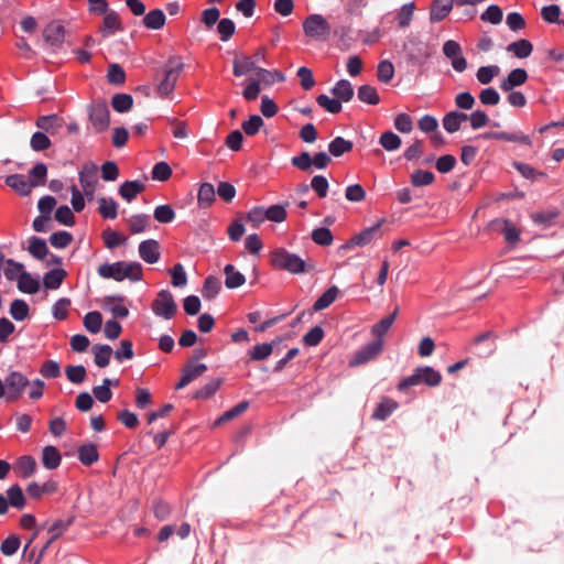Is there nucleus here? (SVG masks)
<instances>
[{
	"mask_svg": "<svg viewBox=\"0 0 564 564\" xmlns=\"http://www.w3.org/2000/svg\"><path fill=\"white\" fill-rule=\"evenodd\" d=\"M352 147L354 145L351 141L346 140L343 137H336L328 144V151L333 156L338 158L347 152H350Z\"/></svg>",
	"mask_w": 564,
	"mask_h": 564,
	"instance_id": "42",
	"label": "nucleus"
},
{
	"mask_svg": "<svg viewBox=\"0 0 564 564\" xmlns=\"http://www.w3.org/2000/svg\"><path fill=\"white\" fill-rule=\"evenodd\" d=\"M112 384L118 386L119 381L118 380L113 381L109 378H105L102 380V384L96 386L93 388V393H94L95 398L101 403H106V402L110 401L112 398V392H111L110 387Z\"/></svg>",
	"mask_w": 564,
	"mask_h": 564,
	"instance_id": "32",
	"label": "nucleus"
},
{
	"mask_svg": "<svg viewBox=\"0 0 564 564\" xmlns=\"http://www.w3.org/2000/svg\"><path fill=\"white\" fill-rule=\"evenodd\" d=\"M383 349V339H375L367 344L358 351H356L354 358L349 361L351 367L360 366L373 360L378 357Z\"/></svg>",
	"mask_w": 564,
	"mask_h": 564,
	"instance_id": "10",
	"label": "nucleus"
},
{
	"mask_svg": "<svg viewBox=\"0 0 564 564\" xmlns=\"http://www.w3.org/2000/svg\"><path fill=\"white\" fill-rule=\"evenodd\" d=\"M83 322H84L85 328L89 333L97 334L100 330L101 325H102V315L98 311H93V312L87 313L84 316Z\"/></svg>",
	"mask_w": 564,
	"mask_h": 564,
	"instance_id": "48",
	"label": "nucleus"
},
{
	"mask_svg": "<svg viewBox=\"0 0 564 564\" xmlns=\"http://www.w3.org/2000/svg\"><path fill=\"white\" fill-rule=\"evenodd\" d=\"M62 462V456L55 446L48 445L43 448L42 464L46 469H56Z\"/></svg>",
	"mask_w": 564,
	"mask_h": 564,
	"instance_id": "24",
	"label": "nucleus"
},
{
	"mask_svg": "<svg viewBox=\"0 0 564 564\" xmlns=\"http://www.w3.org/2000/svg\"><path fill=\"white\" fill-rule=\"evenodd\" d=\"M111 106L117 112H127L133 106V98L129 94H116L112 96Z\"/></svg>",
	"mask_w": 564,
	"mask_h": 564,
	"instance_id": "45",
	"label": "nucleus"
},
{
	"mask_svg": "<svg viewBox=\"0 0 564 564\" xmlns=\"http://www.w3.org/2000/svg\"><path fill=\"white\" fill-rule=\"evenodd\" d=\"M394 76V66L390 61H381L377 66L378 80L388 84Z\"/></svg>",
	"mask_w": 564,
	"mask_h": 564,
	"instance_id": "56",
	"label": "nucleus"
},
{
	"mask_svg": "<svg viewBox=\"0 0 564 564\" xmlns=\"http://www.w3.org/2000/svg\"><path fill=\"white\" fill-rule=\"evenodd\" d=\"M249 408V402L248 401H241L239 402L238 404H236L234 408H231L230 410L226 411L223 413L221 416H219L214 425H220L225 422H228L230 420H234L235 417L239 416L240 414H242L243 412L247 411V409Z\"/></svg>",
	"mask_w": 564,
	"mask_h": 564,
	"instance_id": "46",
	"label": "nucleus"
},
{
	"mask_svg": "<svg viewBox=\"0 0 564 564\" xmlns=\"http://www.w3.org/2000/svg\"><path fill=\"white\" fill-rule=\"evenodd\" d=\"M18 289L23 293L35 294L40 289V282L29 272L23 271L18 278Z\"/></svg>",
	"mask_w": 564,
	"mask_h": 564,
	"instance_id": "33",
	"label": "nucleus"
},
{
	"mask_svg": "<svg viewBox=\"0 0 564 564\" xmlns=\"http://www.w3.org/2000/svg\"><path fill=\"white\" fill-rule=\"evenodd\" d=\"M495 225L496 226L501 225L500 230H501L507 242L516 243L519 240V236H520L519 230L516 227L511 226L508 220H496Z\"/></svg>",
	"mask_w": 564,
	"mask_h": 564,
	"instance_id": "58",
	"label": "nucleus"
},
{
	"mask_svg": "<svg viewBox=\"0 0 564 564\" xmlns=\"http://www.w3.org/2000/svg\"><path fill=\"white\" fill-rule=\"evenodd\" d=\"M206 370L207 366L205 364L193 365L192 361H189L186 366H184L182 377L176 383L175 388H185L192 381L200 377Z\"/></svg>",
	"mask_w": 564,
	"mask_h": 564,
	"instance_id": "13",
	"label": "nucleus"
},
{
	"mask_svg": "<svg viewBox=\"0 0 564 564\" xmlns=\"http://www.w3.org/2000/svg\"><path fill=\"white\" fill-rule=\"evenodd\" d=\"M151 308L156 316L171 319L177 312V305L173 294L169 290H162L152 302Z\"/></svg>",
	"mask_w": 564,
	"mask_h": 564,
	"instance_id": "7",
	"label": "nucleus"
},
{
	"mask_svg": "<svg viewBox=\"0 0 564 564\" xmlns=\"http://www.w3.org/2000/svg\"><path fill=\"white\" fill-rule=\"evenodd\" d=\"M6 185L11 187L21 196H28L31 193V185L23 174H12L6 177Z\"/></svg>",
	"mask_w": 564,
	"mask_h": 564,
	"instance_id": "22",
	"label": "nucleus"
},
{
	"mask_svg": "<svg viewBox=\"0 0 564 564\" xmlns=\"http://www.w3.org/2000/svg\"><path fill=\"white\" fill-rule=\"evenodd\" d=\"M97 272L102 279H113L118 282L123 281L124 279L137 282L140 281L143 275L141 263L126 261L100 264Z\"/></svg>",
	"mask_w": 564,
	"mask_h": 564,
	"instance_id": "1",
	"label": "nucleus"
},
{
	"mask_svg": "<svg viewBox=\"0 0 564 564\" xmlns=\"http://www.w3.org/2000/svg\"><path fill=\"white\" fill-rule=\"evenodd\" d=\"M88 118L97 132H104L110 124V111L105 100L98 99L88 106Z\"/></svg>",
	"mask_w": 564,
	"mask_h": 564,
	"instance_id": "5",
	"label": "nucleus"
},
{
	"mask_svg": "<svg viewBox=\"0 0 564 564\" xmlns=\"http://www.w3.org/2000/svg\"><path fill=\"white\" fill-rule=\"evenodd\" d=\"M273 351V344H259L256 345L250 351L251 360L260 361L267 359Z\"/></svg>",
	"mask_w": 564,
	"mask_h": 564,
	"instance_id": "64",
	"label": "nucleus"
},
{
	"mask_svg": "<svg viewBox=\"0 0 564 564\" xmlns=\"http://www.w3.org/2000/svg\"><path fill=\"white\" fill-rule=\"evenodd\" d=\"M99 458L98 449L95 444H84L78 448V459L85 466H90Z\"/></svg>",
	"mask_w": 564,
	"mask_h": 564,
	"instance_id": "34",
	"label": "nucleus"
},
{
	"mask_svg": "<svg viewBox=\"0 0 564 564\" xmlns=\"http://www.w3.org/2000/svg\"><path fill=\"white\" fill-rule=\"evenodd\" d=\"M104 20L99 31L104 37H107L115 32L122 31V23L119 14L113 10H108L107 13H102Z\"/></svg>",
	"mask_w": 564,
	"mask_h": 564,
	"instance_id": "15",
	"label": "nucleus"
},
{
	"mask_svg": "<svg viewBox=\"0 0 564 564\" xmlns=\"http://www.w3.org/2000/svg\"><path fill=\"white\" fill-rule=\"evenodd\" d=\"M98 213L105 219H115L118 216V204L109 197H100L98 199Z\"/></svg>",
	"mask_w": 564,
	"mask_h": 564,
	"instance_id": "31",
	"label": "nucleus"
},
{
	"mask_svg": "<svg viewBox=\"0 0 564 564\" xmlns=\"http://www.w3.org/2000/svg\"><path fill=\"white\" fill-rule=\"evenodd\" d=\"M398 408V402L392 399H383L375 409L372 413V419L378 421L387 420L394 410Z\"/></svg>",
	"mask_w": 564,
	"mask_h": 564,
	"instance_id": "30",
	"label": "nucleus"
},
{
	"mask_svg": "<svg viewBox=\"0 0 564 564\" xmlns=\"http://www.w3.org/2000/svg\"><path fill=\"white\" fill-rule=\"evenodd\" d=\"M107 79L112 85H123L126 82V73L119 64H110L107 72Z\"/></svg>",
	"mask_w": 564,
	"mask_h": 564,
	"instance_id": "61",
	"label": "nucleus"
},
{
	"mask_svg": "<svg viewBox=\"0 0 564 564\" xmlns=\"http://www.w3.org/2000/svg\"><path fill=\"white\" fill-rule=\"evenodd\" d=\"M257 79L260 84L272 85L274 82H284L285 76L280 70H269L260 67L257 69Z\"/></svg>",
	"mask_w": 564,
	"mask_h": 564,
	"instance_id": "50",
	"label": "nucleus"
},
{
	"mask_svg": "<svg viewBox=\"0 0 564 564\" xmlns=\"http://www.w3.org/2000/svg\"><path fill=\"white\" fill-rule=\"evenodd\" d=\"M441 381L442 375L432 367H417L411 376L405 377L399 382L398 389L403 391L421 383H425L429 387H437Z\"/></svg>",
	"mask_w": 564,
	"mask_h": 564,
	"instance_id": "3",
	"label": "nucleus"
},
{
	"mask_svg": "<svg viewBox=\"0 0 564 564\" xmlns=\"http://www.w3.org/2000/svg\"><path fill=\"white\" fill-rule=\"evenodd\" d=\"M316 102L319 107L324 108L326 111L330 113H338L341 111V102L335 97L330 98L329 96L322 94L317 96Z\"/></svg>",
	"mask_w": 564,
	"mask_h": 564,
	"instance_id": "53",
	"label": "nucleus"
},
{
	"mask_svg": "<svg viewBox=\"0 0 564 564\" xmlns=\"http://www.w3.org/2000/svg\"><path fill=\"white\" fill-rule=\"evenodd\" d=\"M434 180L435 176L431 171L417 170L411 175V183L416 187L431 185Z\"/></svg>",
	"mask_w": 564,
	"mask_h": 564,
	"instance_id": "63",
	"label": "nucleus"
},
{
	"mask_svg": "<svg viewBox=\"0 0 564 564\" xmlns=\"http://www.w3.org/2000/svg\"><path fill=\"white\" fill-rule=\"evenodd\" d=\"M484 139H494V140H501L507 142H519L525 145H531L532 141L529 135L522 133V132H498V131H489L484 134H481Z\"/></svg>",
	"mask_w": 564,
	"mask_h": 564,
	"instance_id": "16",
	"label": "nucleus"
},
{
	"mask_svg": "<svg viewBox=\"0 0 564 564\" xmlns=\"http://www.w3.org/2000/svg\"><path fill=\"white\" fill-rule=\"evenodd\" d=\"M153 217L161 224H169L174 220L175 212L171 205H160L155 207Z\"/></svg>",
	"mask_w": 564,
	"mask_h": 564,
	"instance_id": "57",
	"label": "nucleus"
},
{
	"mask_svg": "<svg viewBox=\"0 0 564 564\" xmlns=\"http://www.w3.org/2000/svg\"><path fill=\"white\" fill-rule=\"evenodd\" d=\"M184 64L180 57H171L163 69V78L156 85V91L161 97L169 96L175 88Z\"/></svg>",
	"mask_w": 564,
	"mask_h": 564,
	"instance_id": "4",
	"label": "nucleus"
},
{
	"mask_svg": "<svg viewBox=\"0 0 564 564\" xmlns=\"http://www.w3.org/2000/svg\"><path fill=\"white\" fill-rule=\"evenodd\" d=\"M47 167L44 163H36L29 172L31 187L42 186L46 182Z\"/></svg>",
	"mask_w": 564,
	"mask_h": 564,
	"instance_id": "36",
	"label": "nucleus"
},
{
	"mask_svg": "<svg viewBox=\"0 0 564 564\" xmlns=\"http://www.w3.org/2000/svg\"><path fill=\"white\" fill-rule=\"evenodd\" d=\"M330 25L321 14H310L303 22V31L306 36L325 41L330 34Z\"/></svg>",
	"mask_w": 564,
	"mask_h": 564,
	"instance_id": "6",
	"label": "nucleus"
},
{
	"mask_svg": "<svg viewBox=\"0 0 564 564\" xmlns=\"http://www.w3.org/2000/svg\"><path fill=\"white\" fill-rule=\"evenodd\" d=\"M29 242L28 250L35 259L43 260L48 254V248L44 239L33 236Z\"/></svg>",
	"mask_w": 564,
	"mask_h": 564,
	"instance_id": "37",
	"label": "nucleus"
},
{
	"mask_svg": "<svg viewBox=\"0 0 564 564\" xmlns=\"http://www.w3.org/2000/svg\"><path fill=\"white\" fill-rule=\"evenodd\" d=\"M216 191L210 183H203L198 189L197 200L199 207L207 208L215 200Z\"/></svg>",
	"mask_w": 564,
	"mask_h": 564,
	"instance_id": "44",
	"label": "nucleus"
},
{
	"mask_svg": "<svg viewBox=\"0 0 564 564\" xmlns=\"http://www.w3.org/2000/svg\"><path fill=\"white\" fill-rule=\"evenodd\" d=\"M398 314L399 308L397 307L390 315L383 317L381 321H379L372 326L371 334L376 337V339H383V336L391 328Z\"/></svg>",
	"mask_w": 564,
	"mask_h": 564,
	"instance_id": "23",
	"label": "nucleus"
},
{
	"mask_svg": "<svg viewBox=\"0 0 564 564\" xmlns=\"http://www.w3.org/2000/svg\"><path fill=\"white\" fill-rule=\"evenodd\" d=\"M528 77V72L524 68H514L500 82L499 87L502 91H511L516 87L523 85Z\"/></svg>",
	"mask_w": 564,
	"mask_h": 564,
	"instance_id": "14",
	"label": "nucleus"
},
{
	"mask_svg": "<svg viewBox=\"0 0 564 564\" xmlns=\"http://www.w3.org/2000/svg\"><path fill=\"white\" fill-rule=\"evenodd\" d=\"M312 240L319 246H330L333 243V234L328 228H316L311 234Z\"/></svg>",
	"mask_w": 564,
	"mask_h": 564,
	"instance_id": "59",
	"label": "nucleus"
},
{
	"mask_svg": "<svg viewBox=\"0 0 564 564\" xmlns=\"http://www.w3.org/2000/svg\"><path fill=\"white\" fill-rule=\"evenodd\" d=\"M97 171V165L94 163L85 164L79 171V183L88 199H93L96 191V185L98 183Z\"/></svg>",
	"mask_w": 564,
	"mask_h": 564,
	"instance_id": "11",
	"label": "nucleus"
},
{
	"mask_svg": "<svg viewBox=\"0 0 564 564\" xmlns=\"http://www.w3.org/2000/svg\"><path fill=\"white\" fill-rule=\"evenodd\" d=\"M379 144L387 151H394L401 147V138L392 131H386L380 135Z\"/></svg>",
	"mask_w": 564,
	"mask_h": 564,
	"instance_id": "52",
	"label": "nucleus"
},
{
	"mask_svg": "<svg viewBox=\"0 0 564 564\" xmlns=\"http://www.w3.org/2000/svg\"><path fill=\"white\" fill-rule=\"evenodd\" d=\"M507 51L513 53L518 58H527L531 55L533 45L530 41L521 39L510 43L507 47Z\"/></svg>",
	"mask_w": 564,
	"mask_h": 564,
	"instance_id": "38",
	"label": "nucleus"
},
{
	"mask_svg": "<svg viewBox=\"0 0 564 564\" xmlns=\"http://www.w3.org/2000/svg\"><path fill=\"white\" fill-rule=\"evenodd\" d=\"M415 6L414 2L405 3L398 12L397 20L400 28H408L413 19Z\"/></svg>",
	"mask_w": 564,
	"mask_h": 564,
	"instance_id": "54",
	"label": "nucleus"
},
{
	"mask_svg": "<svg viewBox=\"0 0 564 564\" xmlns=\"http://www.w3.org/2000/svg\"><path fill=\"white\" fill-rule=\"evenodd\" d=\"M67 272L64 269H53L44 274L43 284L45 289L57 290L66 278Z\"/></svg>",
	"mask_w": 564,
	"mask_h": 564,
	"instance_id": "29",
	"label": "nucleus"
},
{
	"mask_svg": "<svg viewBox=\"0 0 564 564\" xmlns=\"http://www.w3.org/2000/svg\"><path fill=\"white\" fill-rule=\"evenodd\" d=\"M495 338L496 336L492 332H486L477 336L473 341L475 354L480 358L489 357L497 348Z\"/></svg>",
	"mask_w": 564,
	"mask_h": 564,
	"instance_id": "12",
	"label": "nucleus"
},
{
	"mask_svg": "<svg viewBox=\"0 0 564 564\" xmlns=\"http://www.w3.org/2000/svg\"><path fill=\"white\" fill-rule=\"evenodd\" d=\"M29 305L24 300L17 299L10 305V314L15 321H23L29 316Z\"/></svg>",
	"mask_w": 564,
	"mask_h": 564,
	"instance_id": "55",
	"label": "nucleus"
},
{
	"mask_svg": "<svg viewBox=\"0 0 564 564\" xmlns=\"http://www.w3.org/2000/svg\"><path fill=\"white\" fill-rule=\"evenodd\" d=\"M499 73L500 68L497 65L481 66L476 73V78L480 84L488 85Z\"/></svg>",
	"mask_w": 564,
	"mask_h": 564,
	"instance_id": "51",
	"label": "nucleus"
},
{
	"mask_svg": "<svg viewBox=\"0 0 564 564\" xmlns=\"http://www.w3.org/2000/svg\"><path fill=\"white\" fill-rule=\"evenodd\" d=\"M145 189L142 181H126L119 186V195L127 202L134 199L140 193Z\"/></svg>",
	"mask_w": 564,
	"mask_h": 564,
	"instance_id": "20",
	"label": "nucleus"
},
{
	"mask_svg": "<svg viewBox=\"0 0 564 564\" xmlns=\"http://www.w3.org/2000/svg\"><path fill=\"white\" fill-rule=\"evenodd\" d=\"M65 375L72 383L79 384L86 379L87 372L83 365H69L65 369Z\"/></svg>",
	"mask_w": 564,
	"mask_h": 564,
	"instance_id": "60",
	"label": "nucleus"
},
{
	"mask_svg": "<svg viewBox=\"0 0 564 564\" xmlns=\"http://www.w3.org/2000/svg\"><path fill=\"white\" fill-rule=\"evenodd\" d=\"M160 245L156 240H144L139 245V254L148 263H156L160 259Z\"/></svg>",
	"mask_w": 564,
	"mask_h": 564,
	"instance_id": "18",
	"label": "nucleus"
},
{
	"mask_svg": "<svg viewBox=\"0 0 564 564\" xmlns=\"http://www.w3.org/2000/svg\"><path fill=\"white\" fill-rule=\"evenodd\" d=\"M224 273L226 275L225 285L228 289H237L246 282L245 275L237 271L232 264L225 265Z\"/></svg>",
	"mask_w": 564,
	"mask_h": 564,
	"instance_id": "28",
	"label": "nucleus"
},
{
	"mask_svg": "<svg viewBox=\"0 0 564 564\" xmlns=\"http://www.w3.org/2000/svg\"><path fill=\"white\" fill-rule=\"evenodd\" d=\"M256 65V59L250 56H241L236 57L232 62V73L236 77H241L249 72H254L257 74V69H259Z\"/></svg>",
	"mask_w": 564,
	"mask_h": 564,
	"instance_id": "21",
	"label": "nucleus"
},
{
	"mask_svg": "<svg viewBox=\"0 0 564 564\" xmlns=\"http://www.w3.org/2000/svg\"><path fill=\"white\" fill-rule=\"evenodd\" d=\"M454 0H433L430 11L431 22L444 20L453 9Z\"/></svg>",
	"mask_w": 564,
	"mask_h": 564,
	"instance_id": "19",
	"label": "nucleus"
},
{
	"mask_svg": "<svg viewBox=\"0 0 564 564\" xmlns=\"http://www.w3.org/2000/svg\"><path fill=\"white\" fill-rule=\"evenodd\" d=\"M386 219H381L376 223L373 226H370L360 232L354 235L348 241H346L341 249H350L356 246H367L372 240L380 238L382 236L380 229Z\"/></svg>",
	"mask_w": 564,
	"mask_h": 564,
	"instance_id": "9",
	"label": "nucleus"
},
{
	"mask_svg": "<svg viewBox=\"0 0 564 564\" xmlns=\"http://www.w3.org/2000/svg\"><path fill=\"white\" fill-rule=\"evenodd\" d=\"M165 14L161 9L148 12L143 18V25L149 30H161L165 25Z\"/></svg>",
	"mask_w": 564,
	"mask_h": 564,
	"instance_id": "27",
	"label": "nucleus"
},
{
	"mask_svg": "<svg viewBox=\"0 0 564 564\" xmlns=\"http://www.w3.org/2000/svg\"><path fill=\"white\" fill-rule=\"evenodd\" d=\"M36 466L34 457L24 455L17 460L15 469L22 478H29L34 474Z\"/></svg>",
	"mask_w": 564,
	"mask_h": 564,
	"instance_id": "35",
	"label": "nucleus"
},
{
	"mask_svg": "<svg viewBox=\"0 0 564 564\" xmlns=\"http://www.w3.org/2000/svg\"><path fill=\"white\" fill-rule=\"evenodd\" d=\"M150 221V217L145 214H138L131 216L128 220V227L131 234H140L143 232Z\"/></svg>",
	"mask_w": 564,
	"mask_h": 564,
	"instance_id": "49",
	"label": "nucleus"
},
{
	"mask_svg": "<svg viewBox=\"0 0 564 564\" xmlns=\"http://www.w3.org/2000/svg\"><path fill=\"white\" fill-rule=\"evenodd\" d=\"M7 499L10 503V506H12L13 508H17L19 510L23 509L26 503L23 490L19 485H12L7 490Z\"/></svg>",
	"mask_w": 564,
	"mask_h": 564,
	"instance_id": "43",
	"label": "nucleus"
},
{
	"mask_svg": "<svg viewBox=\"0 0 564 564\" xmlns=\"http://www.w3.org/2000/svg\"><path fill=\"white\" fill-rule=\"evenodd\" d=\"M357 98L365 104L368 105H378L380 102V97L376 87L371 85H361L357 90Z\"/></svg>",
	"mask_w": 564,
	"mask_h": 564,
	"instance_id": "40",
	"label": "nucleus"
},
{
	"mask_svg": "<svg viewBox=\"0 0 564 564\" xmlns=\"http://www.w3.org/2000/svg\"><path fill=\"white\" fill-rule=\"evenodd\" d=\"M95 364L105 368L109 365L112 355V349L109 345H95L93 347Z\"/></svg>",
	"mask_w": 564,
	"mask_h": 564,
	"instance_id": "41",
	"label": "nucleus"
},
{
	"mask_svg": "<svg viewBox=\"0 0 564 564\" xmlns=\"http://www.w3.org/2000/svg\"><path fill=\"white\" fill-rule=\"evenodd\" d=\"M30 384L29 379L19 371H11L4 379L7 401H17Z\"/></svg>",
	"mask_w": 564,
	"mask_h": 564,
	"instance_id": "8",
	"label": "nucleus"
},
{
	"mask_svg": "<svg viewBox=\"0 0 564 564\" xmlns=\"http://www.w3.org/2000/svg\"><path fill=\"white\" fill-rule=\"evenodd\" d=\"M221 284L219 279L214 275H209L205 279L202 295L207 300H213L220 291Z\"/></svg>",
	"mask_w": 564,
	"mask_h": 564,
	"instance_id": "47",
	"label": "nucleus"
},
{
	"mask_svg": "<svg viewBox=\"0 0 564 564\" xmlns=\"http://www.w3.org/2000/svg\"><path fill=\"white\" fill-rule=\"evenodd\" d=\"M338 288L337 286H330L327 289L314 303L313 310L315 312L323 311L330 306L337 299L338 295Z\"/></svg>",
	"mask_w": 564,
	"mask_h": 564,
	"instance_id": "39",
	"label": "nucleus"
},
{
	"mask_svg": "<svg viewBox=\"0 0 564 564\" xmlns=\"http://www.w3.org/2000/svg\"><path fill=\"white\" fill-rule=\"evenodd\" d=\"M271 263L275 269L284 270L292 274H301L306 271L305 260L283 248L271 252Z\"/></svg>",
	"mask_w": 564,
	"mask_h": 564,
	"instance_id": "2",
	"label": "nucleus"
},
{
	"mask_svg": "<svg viewBox=\"0 0 564 564\" xmlns=\"http://www.w3.org/2000/svg\"><path fill=\"white\" fill-rule=\"evenodd\" d=\"M124 297L121 295H108L104 297V306L109 308L115 317L126 318L129 315V310L122 305H116V302L122 303Z\"/></svg>",
	"mask_w": 564,
	"mask_h": 564,
	"instance_id": "26",
	"label": "nucleus"
},
{
	"mask_svg": "<svg viewBox=\"0 0 564 564\" xmlns=\"http://www.w3.org/2000/svg\"><path fill=\"white\" fill-rule=\"evenodd\" d=\"M65 35L64 26L56 21L48 23L43 30V37L50 45L57 46L63 43Z\"/></svg>",
	"mask_w": 564,
	"mask_h": 564,
	"instance_id": "17",
	"label": "nucleus"
},
{
	"mask_svg": "<svg viewBox=\"0 0 564 564\" xmlns=\"http://www.w3.org/2000/svg\"><path fill=\"white\" fill-rule=\"evenodd\" d=\"M73 239V235L68 231H56L51 235L50 243L54 248L64 249L72 243Z\"/></svg>",
	"mask_w": 564,
	"mask_h": 564,
	"instance_id": "62",
	"label": "nucleus"
},
{
	"mask_svg": "<svg viewBox=\"0 0 564 564\" xmlns=\"http://www.w3.org/2000/svg\"><path fill=\"white\" fill-rule=\"evenodd\" d=\"M332 94L340 101L348 102L354 97V88L349 80L340 79L332 88Z\"/></svg>",
	"mask_w": 564,
	"mask_h": 564,
	"instance_id": "25",
	"label": "nucleus"
}]
</instances>
